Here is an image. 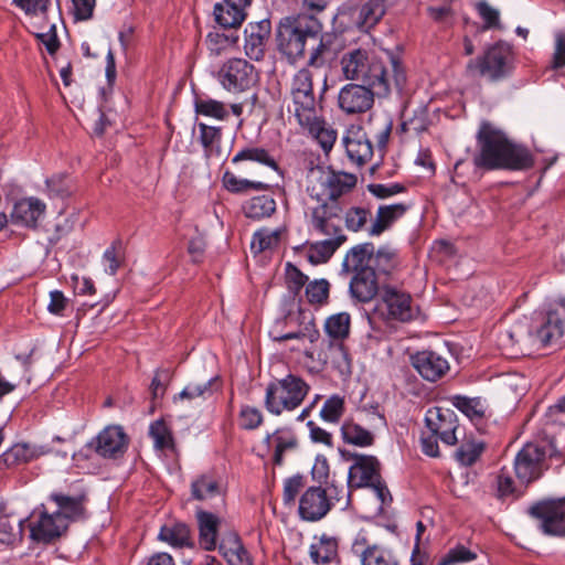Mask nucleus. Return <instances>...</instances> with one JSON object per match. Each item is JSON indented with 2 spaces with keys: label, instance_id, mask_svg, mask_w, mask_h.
Listing matches in <instances>:
<instances>
[{
  "label": "nucleus",
  "instance_id": "39",
  "mask_svg": "<svg viewBox=\"0 0 565 565\" xmlns=\"http://www.w3.org/2000/svg\"><path fill=\"white\" fill-rule=\"evenodd\" d=\"M242 161H253L269 167L275 171L279 170V166L273 154L263 147L248 146L237 151L232 158V162L239 163Z\"/></svg>",
  "mask_w": 565,
  "mask_h": 565
},
{
  "label": "nucleus",
  "instance_id": "47",
  "mask_svg": "<svg viewBox=\"0 0 565 565\" xmlns=\"http://www.w3.org/2000/svg\"><path fill=\"white\" fill-rule=\"evenodd\" d=\"M340 47V38L334 33H326L320 36V42L317 47L313 49L309 64L318 65L319 60L326 55H333Z\"/></svg>",
  "mask_w": 565,
  "mask_h": 565
},
{
  "label": "nucleus",
  "instance_id": "45",
  "mask_svg": "<svg viewBox=\"0 0 565 565\" xmlns=\"http://www.w3.org/2000/svg\"><path fill=\"white\" fill-rule=\"evenodd\" d=\"M159 540L175 547L189 546L191 545L190 529L183 523H177L173 526H162Z\"/></svg>",
  "mask_w": 565,
  "mask_h": 565
},
{
  "label": "nucleus",
  "instance_id": "43",
  "mask_svg": "<svg viewBox=\"0 0 565 565\" xmlns=\"http://www.w3.org/2000/svg\"><path fill=\"white\" fill-rule=\"evenodd\" d=\"M343 440L359 447H369L374 443L373 434L354 422H345L341 427Z\"/></svg>",
  "mask_w": 565,
  "mask_h": 565
},
{
  "label": "nucleus",
  "instance_id": "41",
  "mask_svg": "<svg viewBox=\"0 0 565 565\" xmlns=\"http://www.w3.org/2000/svg\"><path fill=\"white\" fill-rule=\"evenodd\" d=\"M221 492L218 480L210 473L199 476L191 483V493L195 500H207L220 495Z\"/></svg>",
  "mask_w": 565,
  "mask_h": 565
},
{
  "label": "nucleus",
  "instance_id": "13",
  "mask_svg": "<svg viewBox=\"0 0 565 565\" xmlns=\"http://www.w3.org/2000/svg\"><path fill=\"white\" fill-rule=\"evenodd\" d=\"M333 495H329L321 487L308 488L299 498L298 512L303 521L317 522L323 519L333 507L332 500L340 501L337 487L332 483L329 487Z\"/></svg>",
  "mask_w": 565,
  "mask_h": 565
},
{
  "label": "nucleus",
  "instance_id": "34",
  "mask_svg": "<svg viewBox=\"0 0 565 565\" xmlns=\"http://www.w3.org/2000/svg\"><path fill=\"white\" fill-rule=\"evenodd\" d=\"M328 238L310 245L308 259L311 264H321L329 260L334 252L347 241L344 234L327 235Z\"/></svg>",
  "mask_w": 565,
  "mask_h": 565
},
{
  "label": "nucleus",
  "instance_id": "19",
  "mask_svg": "<svg viewBox=\"0 0 565 565\" xmlns=\"http://www.w3.org/2000/svg\"><path fill=\"white\" fill-rule=\"evenodd\" d=\"M351 550L360 558L361 565H398L391 551L370 543L362 532L355 536Z\"/></svg>",
  "mask_w": 565,
  "mask_h": 565
},
{
  "label": "nucleus",
  "instance_id": "1",
  "mask_svg": "<svg viewBox=\"0 0 565 565\" xmlns=\"http://www.w3.org/2000/svg\"><path fill=\"white\" fill-rule=\"evenodd\" d=\"M342 75L347 81L360 82L375 89L379 97H385L392 85L402 89L406 76L399 62L386 56V63L372 51L358 47L343 53L340 60Z\"/></svg>",
  "mask_w": 565,
  "mask_h": 565
},
{
  "label": "nucleus",
  "instance_id": "25",
  "mask_svg": "<svg viewBox=\"0 0 565 565\" xmlns=\"http://www.w3.org/2000/svg\"><path fill=\"white\" fill-rule=\"evenodd\" d=\"M49 499L57 507L54 513L58 514V518L64 519L67 526L70 522L79 520L85 515V493L71 495L62 492H53L50 494Z\"/></svg>",
  "mask_w": 565,
  "mask_h": 565
},
{
  "label": "nucleus",
  "instance_id": "36",
  "mask_svg": "<svg viewBox=\"0 0 565 565\" xmlns=\"http://www.w3.org/2000/svg\"><path fill=\"white\" fill-rule=\"evenodd\" d=\"M338 540L322 534L310 546V557L316 564H329L338 557Z\"/></svg>",
  "mask_w": 565,
  "mask_h": 565
},
{
  "label": "nucleus",
  "instance_id": "37",
  "mask_svg": "<svg viewBox=\"0 0 565 565\" xmlns=\"http://www.w3.org/2000/svg\"><path fill=\"white\" fill-rule=\"evenodd\" d=\"M213 14L215 22L224 29L238 28L246 19V10L226 2L224 4L216 3Z\"/></svg>",
  "mask_w": 565,
  "mask_h": 565
},
{
  "label": "nucleus",
  "instance_id": "60",
  "mask_svg": "<svg viewBox=\"0 0 565 565\" xmlns=\"http://www.w3.org/2000/svg\"><path fill=\"white\" fill-rule=\"evenodd\" d=\"M15 7L20 8L28 15H42L45 18L50 0H13Z\"/></svg>",
  "mask_w": 565,
  "mask_h": 565
},
{
  "label": "nucleus",
  "instance_id": "64",
  "mask_svg": "<svg viewBox=\"0 0 565 565\" xmlns=\"http://www.w3.org/2000/svg\"><path fill=\"white\" fill-rule=\"evenodd\" d=\"M476 557V553L471 552L466 546L457 545L448 551V553L441 559L440 565H452L457 563L469 562Z\"/></svg>",
  "mask_w": 565,
  "mask_h": 565
},
{
  "label": "nucleus",
  "instance_id": "16",
  "mask_svg": "<svg viewBox=\"0 0 565 565\" xmlns=\"http://www.w3.org/2000/svg\"><path fill=\"white\" fill-rule=\"evenodd\" d=\"M30 539L38 544H51L60 539L67 530L66 521L58 514L41 511L36 520L29 524Z\"/></svg>",
  "mask_w": 565,
  "mask_h": 565
},
{
  "label": "nucleus",
  "instance_id": "40",
  "mask_svg": "<svg viewBox=\"0 0 565 565\" xmlns=\"http://www.w3.org/2000/svg\"><path fill=\"white\" fill-rule=\"evenodd\" d=\"M220 388L218 377H211L204 382H190L180 393V399H207Z\"/></svg>",
  "mask_w": 565,
  "mask_h": 565
},
{
  "label": "nucleus",
  "instance_id": "48",
  "mask_svg": "<svg viewBox=\"0 0 565 565\" xmlns=\"http://www.w3.org/2000/svg\"><path fill=\"white\" fill-rule=\"evenodd\" d=\"M330 284L327 279H316L306 286L305 296L312 306H323L328 302Z\"/></svg>",
  "mask_w": 565,
  "mask_h": 565
},
{
  "label": "nucleus",
  "instance_id": "28",
  "mask_svg": "<svg viewBox=\"0 0 565 565\" xmlns=\"http://www.w3.org/2000/svg\"><path fill=\"white\" fill-rule=\"evenodd\" d=\"M218 551L228 565H253L248 551L244 547L239 536L235 532L224 533Z\"/></svg>",
  "mask_w": 565,
  "mask_h": 565
},
{
  "label": "nucleus",
  "instance_id": "12",
  "mask_svg": "<svg viewBox=\"0 0 565 565\" xmlns=\"http://www.w3.org/2000/svg\"><path fill=\"white\" fill-rule=\"evenodd\" d=\"M217 79L224 89L242 93L250 89L258 81L254 65L244 58H230L217 72Z\"/></svg>",
  "mask_w": 565,
  "mask_h": 565
},
{
  "label": "nucleus",
  "instance_id": "24",
  "mask_svg": "<svg viewBox=\"0 0 565 565\" xmlns=\"http://www.w3.org/2000/svg\"><path fill=\"white\" fill-rule=\"evenodd\" d=\"M412 360L417 372L430 382L441 379L449 371L448 361L434 351L417 352Z\"/></svg>",
  "mask_w": 565,
  "mask_h": 565
},
{
  "label": "nucleus",
  "instance_id": "23",
  "mask_svg": "<svg viewBox=\"0 0 565 565\" xmlns=\"http://www.w3.org/2000/svg\"><path fill=\"white\" fill-rule=\"evenodd\" d=\"M342 143L348 158L358 166H363L373 156L372 142L361 128L352 127L347 130Z\"/></svg>",
  "mask_w": 565,
  "mask_h": 565
},
{
  "label": "nucleus",
  "instance_id": "11",
  "mask_svg": "<svg viewBox=\"0 0 565 565\" xmlns=\"http://www.w3.org/2000/svg\"><path fill=\"white\" fill-rule=\"evenodd\" d=\"M512 51L511 47L502 42L490 46L483 56L470 60L467 68L477 70L480 75L492 81L504 77L511 70Z\"/></svg>",
  "mask_w": 565,
  "mask_h": 565
},
{
  "label": "nucleus",
  "instance_id": "38",
  "mask_svg": "<svg viewBox=\"0 0 565 565\" xmlns=\"http://www.w3.org/2000/svg\"><path fill=\"white\" fill-rule=\"evenodd\" d=\"M276 211V201L273 196L263 194L257 195L243 205V212L247 218L262 220L269 217Z\"/></svg>",
  "mask_w": 565,
  "mask_h": 565
},
{
  "label": "nucleus",
  "instance_id": "29",
  "mask_svg": "<svg viewBox=\"0 0 565 565\" xmlns=\"http://www.w3.org/2000/svg\"><path fill=\"white\" fill-rule=\"evenodd\" d=\"M267 446L273 449V462L280 466L284 462V455L295 451L298 448V438L289 428H278L265 438Z\"/></svg>",
  "mask_w": 565,
  "mask_h": 565
},
{
  "label": "nucleus",
  "instance_id": "3",
  "mask_svg": "<svg viewBox=\"0 0 565 565\" xmlns=\"http://www.w3.org/2000/svg\"><path fill=\"white\" fill-rule=\"evenodd\" d=\"M322 23L313 13H301L284 18L276 30L277 47L289 61L294 62L305 54L307 42L317 40Z\"/></svg>",
  "mask_w": 565,
  "mask_h": 565
},
{
  "label": "nucleus",
  "instance_id": "59",
  "mask_svg": "<svg viewBox=\"0 0 565 565\" xmlns=\"http://www.w3.org/2000/svg\"><path fill=\"white\" fill-rule=\"evenodd\" d=\"M23 521H18L17 525L12 524L8 516H0V542L11 544L18 535L22 533Z\"/></svg>",
  "mask_w": 565,
  "mask_h": 565
},
{
  "label": "nucleus",
  "instance_id": "51",
  "mask_svg": "<svg viewBox=\"0 0 565 565\" xmlns=\"http://www.w3.org/2000/svg\"><path fill=\"white\" fill-rule=\"evenodd\" d=\"M371 262L375 270L387 275L398 264L397 253L390 247H381L375 254L373 253Z\"/></svg>",
  "mask_w": 565,
  "mask_h": 565
},
{
  "label": "nucleus",
  "instance_id": "2",
  "mask_svg": "<svg viewBox=\"0 0 565 565\" xmlns=\"http://www.w3.org/2000/svg\"><path fill=\"white\" fill-rule=\"evenodd\" d=\"M475 166L484 170L522 171L534 166L531 151L511 140L505 132L483 122L477 135Z\"/></svg>",
  "mask_w": 565,
  "mask_h": 565
},
{
  "label": "nucleus",
  "instance_id": "46",
  "mask_svg": "<svg viewBox=\"0 0 565 565\" xmlns=\"http://www.w3.org/2000/svg\"><path fill=\"white\" fill-rule=\"evenodd\" d=\"M384 14L385 0H369L360 10V25L364 29L373 28Z\"/></svg>",
  "mask_w": 565,
  "mask_h": 565
},
{
  "label": "nucleus",
  "instance_id": "17",
  "mask_svg": "<svg viewBox=\"0 0 565 565\" xmlns=\"http://www.w3.org/2000/svg\"><path fill=\"white\" fill-rule=\"evenodd\" d=\"M374 96H377V93L367 85L348 84L340 90L338 102L347 114H361L372 107Z\"/></svg>",
  "mask_w": 565,
  "mask_h": 565
},
{
  "label": "nucleus",
  "instance_id": "4",
  "mask_svg": "<svg viewBox=\"0 0 565 565\" xmlns=\"http://www.w3.org/2000/svg\"><path fill=\"white\" fill-rule=\"evenodd\" d=\"M306 182V191L311 200L339 201L355 186L356 177L317 164L308 169Z\"/></svg>",
  "mask_w": 565,
  "mask_h": 565
},
{
  "label": "nucleus",
  "instance_id": "50",
  "mask_svg": "<svg viewBox=\"0 0 565 565\" xmlns=\"http://www.w3.org/2000/svg\"><path fill=\"white\" fill-rule=\"evenodd\" d=\"M454 405L471 420L482 418L486 413V405L479 397L455 396Z\"/></svg>",
  "mask_w": 565,
  "mask_h": 565
},
{
  "label": "nucleus",
  "instance_id": "31",
  "mask_svg": "<svg viewBox=\"0 0 565 565\" xmlns=\"http://www.w3.org/2000/svg\"><path fill=\"white\" fill-rule=\"evenodd\" d=\"M409 205L396 203L390 205H380L374 220L367 232L371 236H379L388 230L397 220L403 217L408 211Z\"/></svg>",
  "mask_w": 565,
  "mask_h": 565
},
{
  "label": "nucleus",
  "instance_id": "26",
  "mask_svg": "<svg viewBox=\"0 0 565 565\" xmlns=\"http://www.w3.org/2000/svg\"><path fill=\"white\" fill-rule=\"evenodd\" d=\"M46 205L38 198H24L19 200L10 214L13 224L26 227H36L38 221L45 213Z\"/></svg>",
  "mask_w": 565,
  "mask_h": 565
},
{
  "label": "nucleus",
  "instance_id": "7",
  "mask_svg": "<svg viewBox=\"0 0 565 565\" xmlns=\"http://www.w3.org/2000/svg\"><path fill=\"white\" fill-rule=\"evenodd\" d=\"M291 111L297 121L308 122L321 113L319 100L313 90V75L308 68L299 70L290 82Z\"/></svg>",
  "mask_w": 565,
  "mask_h": 565
},
{
  "label": "nucleus",
  "instance_id": "6",
  "mask_svg": "<svg viewBox=\"0 0 565 565\" xmlns=\"http://www.w3.org/2000/svg\"><path fill=\"white\" fill-rule=\"evenodd\" d=\"M269 337L276 342L296 340L297 345L291 350H301V343L308 340L315 343L320 338V332L313 318L306 320L305 315L298 310L288 312L284 318L277 319L269 330Z\"/></svg>",
  "mask_w": 565,
  "mask_h": 565
},
{
  "label": "nucleus",
  "instance_id": "62",
  "mask_svg": "<svg viewBox=\"0 0 565 565\" xmlns=\"http://www.w3.org/2000/svg\"><path fill=\"white\" fill-rule=\"evenodd\" d=\"M305 487L302 476H294L288 478L284 483L282 500L286 505L295 504L296 498L300 490Z\"/></svg>",
  "mask_w": 565,
  "mask_h": 565
},
{
  "label": "nucleus",
  "instance_id": "52",
  "mask_svg": "<svg viewBox=\"0 0 565 565\" xmlns=\"http://www.w3.org/2000/svg\"><path fill=\"white\" fill-rule=\"evenodd\" d=\"M370 218L371 211L361 206H352L344 213L345 227L351 232L365 230Z\"/></svg>",
  "mask_w": 565,
  "mask_h": 565
},
{
  "label": "nucleus",
  "instance_id": "8",
  "mask_svg": "<svg viewBox=\"0 0 565 565\" xmlns=\"http://www.w3.org/2000/svg\"><path fill=\"white\" fill-rule=\"evenodd\" d=\"M375 312L385 321L408 322L418 315L412 296L394 286L381 287Z\"/></svg>",
  "mask_w": 565,
  "mask_h": 565
},
{
  "label": "nucleus",
  "instance_id": "61",
  "mask_svg": "<svg viewBox=\"0 0 565 565\" xmlns=\"http://www.w3.org/2000/svg\"><path fill=\"white\" fill-rule=\"evenodd\" d=\"M46 189L51 196H65L70 194L68 178L64 173L54 174L46 179Z\"/></svg>",
  "mask_w": 565,
  "mask_h": 565
},
{
  "label": "nucleus",
  "instance_id": "49",
  "mask_svg": "<svg viewBox=\"0 0 565 565\" xmlns=\"http://www.w3.org/2000/svg\"><path fill=\"white\" fill-rule=\"evenodd\" d=\"M124 262V245L120 239H115L103 255L105 271L115 275Z\"/></svg>",
  "mask_w": 565,
  "mask_h": 565
},
{
  "label": "nucleus",
  "instance_id": "30",
  "mask_svg": "<svg viewBox=\"0 0 565 565\" xmlns=\"http://www.w3.org/2000/svg\"><path fill=\"white\" fill-rule=\"evenodd\" d=\"M199 544L205 551H214L217 546L221 519L214 513L200 510L196 512Z\"/></svg>",
  "mask_w": 565,
  "mask_h": 565
},
{
  "label": "nucleus",
  "instance_id": "57",
  "mask_svg": "<svg viewBox=\"0 0 565 565\" xmlns=\"http://www.w3.org/2000/svg\"><path fill=\"white\" fill-rule=\"evenodd\" d=\"M344 412V401L338 395L329 397L321 411L320 416L323 420L329 423H338Z\"/></svg>",
  "mask_w": 565,
  "mask_h": 565
},
{
  "label": "nucleus",
  "instance_id": "53",
  "mask_svg": "<svg viewBox=\"0 0 565 565\" xmlns=\"http://www.w3.org/2000/svg\"><path fill=\"white\" fill-rule=\"evenodd\" d=\"M308 281V277L294 264L287 263L285 267V282L288 291L298 296Z\"/></svg>",
  "mask_w": 565,
  "mask_h": 565
},
{
  "label": "nucleus",
  "instance_id": "44",
  "mask_svg": "<svg viewBox=\"0 0 565 565\" xmlns=\"http://www.w3.org/2000/svg\"><path fill=\"white\" fill-rule=\"evenodd\" d=\"M351 318L347 312L330 316L324 322V331L333 341H343L350 333Z\"/></svg>",
  "mask_w": 565,
  "mask_h": 565
},
{
  "label": "nucleus",
  "instance_id": "14",
  "mask_svg": "<svg viewBox=\"0 0 565 565\" xmlns=\"http://www.w3.org/2000/svg\"><path fill=\"white\" fill-rule=\"evenodd\" d=\"M545 448L536 444H526L516 455L514 470L519 480L523 483H530L539 479L545 466Z\"/></svg>",
  "mask_w": 565,
  "mask_h": 565
},
{
  "label": "nucleus",
  "instance_id": "56",
  "mask_svg": "<svg viewBox=\"0 0 565 565\" xmlns=\"http://www.w3.org/2000/svg\"><path fill=\"white\" fill-rule=\"evenodd\" d=\"M262 412L254 406L243 405L238 414V426L245 430H254L263 424Z\"/></svg>",
  "mask_w": 565,
  "mask_h": 565
},
{
  "label": "nucleus",
  "instance_id": "9",
  "mask_svg": "<svg viewBox=\"0 0 565 565\" xmlns=\"http://www.w3.org/2000/svg\"><path fill=\"white\" fill-rule=\"evenodd\" d=\"M527 512L544 535L565 537V497L540 500Z\"/></svg>",
  "mask_w": 565,
  "mask_h": 565
},
{
  "label": "nucleus",
  "instance_id": "18",
  "mask_svg": "<svg viewBox=\"0 0 565 565\" xmlns=\"http://www.w3.org/2000/svg\"><path fill=\"white\" fill-rule=\"evenodd\" d=\"M565 332V299L554 302L546 313L544 322L533 334L542 345L556 343Z\"/></svg>",
  "mask_w": 565,
  "mask_h": 565
},
{
  "label": "nucleus",
  "instance_id": "55",
  "mask_svg": "<svg viewBox=\"0 0 565 565\" xmlns=\"http://www.w3.org/2000/svg\"><path fill=\"white\" fill-rule=\"evenodd\" d=\"M195 111L199 115L213 117L218 120H223L228 116V111L226 110L225 105L214 99L196 100Z\"/></svg>",
  "mask_w": 565,
  "mask_h": 565
},
{
  "label": "nucleus",
  "instance_id": "20",
  "mask_svg": "<svg viewBox=\"0 0 565 565\" xmlns=\"http://www.w3.org/2000/svg\"><path fill=\"white\" fill-rule=\"evenodd\" d=\"M425 420L428 431L434 433L444 444L451 446L457 443V419L451 411L429 409Z\"/></svg>",
  "mask_w": 565,
  "mask_h": 565
},
{
  "label": "nucleus",
  "instance_id": "63",
  "mask_svg": "<svg viewBox=\"0 0 565 565\" xmlns=\"http://www.w3.org/2000/svg\"><path fill=\"white\" fill-rule=\"evenodd\" d=\"M476 9L484 22V29H493L500 26L499 11L491 7L487 1H479L476 4Z\"/></svg>",
  "mask_w": 565,
  "mask_h": 565
},
{
  "label": "nucleus",
  "instance_id": "22",
  "mask_svg": "<svg viewBox=\"0 0 565 565\" xmlns=\"http://www.w3.org/2000/svg\"><path fill=\"white\" fill-rule=\"evenodd\" d=\"M354 465L350 467L348 483L351 488L367 487L380 478V462L373 456L354 455Z\"/></svg>",
  "mask_w": 565,
  "mask_h": 565
},
{
  "label": "nucleus",
  "instance_id": "58",
  "mask_svg": "<svg viewBox=\"0 0 565 565\" xmlns=\"http://www.w3.org/2000/svg\"><path fill=\"white\" fill-rule=\"evenodd\" d=\"M482 451V444L466 443L456 451V459L463 466H471L477 461Z\"/></svg>",
  "mask_w": 565,
  "mask_h": 565
},
{
  "label": "nucleus",
  "instance_id": "32",
  "mask_svg": "<svg viewBox=\"0 0 565 565\" xmlns=\"http://www.w3.org/2000/svg\"><path fill=\"white\" fill-rule=\"evenodd\" d=\"M287 236L288 228L286 225H281L275 230L264 227L254 233L250 248L255 253L274 249L277 248L282 241H286Z\"/></svg>",
  "mask_w": 565,
  "mask_h": 565
},
{
  "label": "nucleus",
  "instance_id": "5",
  "mask_svg": "<svg viewBox=\"0 0 565 565\" xmlns=\"http://www.w3.org/2000/svg\"><path fill=\"white\" fill-rule=\"evenodd\" d=\"M310 391L309 384L295 374L270 382L266 387L265 407L274 415L299 407Z\"/></svg>",
  "mask_w": 565,
  "mask_h": 565
},
{
  "label": "nucleus",
  "instance_id": "54",
  "mask_svg": "<svg viewBox=\"0 0 565 565\" xmlns=\"http://www.w3.org/2000/svg\"><path fill=\"white\" fill-rule=\"evenodd\" d=\"M149 433L157 449L164 450L173 448V438L164 422L157 420L151 424Z\"/></svg>",
  "mask_w": 565,
  "mask_h": 565
},
{
  "label": "nucleus",
  "instance_id": "35",
  "mask_svg": "<svg viewBox=\"0 0 565 565\" xmlns=\"http://www.w3.org/2000/svg\"><path fill=\"white\" fill-rule=\"evenodd\" d=\"M298 124L320 143L326 152L331 150L337 139V134L333 129L326 126L321 113H316V118L310 119L308 122L298 121Z\"/></svg>",
  "mask_w": 565,
  "mask_h": 565
},
{
  "label": "nucleus",
  "instance_id": "10",
  "mask_svg": "<svg viewBox=\"0 0 565 565\" xmlns=\"http://www.w3.org/2000/svg\"><path fill=\"white\" fill-rule=\"evenodd\" d=\"M308 204L305 215L310 231L319 235L343 234L342 228L337 224L342 213L339 201L313 200Z\"/></svg>",
  "mask_w": 565,
  "mask_h": 565
},
{
  "label": "nucleus",
  "instance_id": "15",
  "mask_svg": "<svg viewBox=\"0 0 565 565\" xmlns=\"http://www.w3.org/2000/svg\"><path fill=\"white\" fill-rule=\"evenodd\" d=\"M87 446L104 458H117L126 451L128 436L120 426L110 425L105 427Z\"/></svg>",
  "mask_w": 565,
  "mask_h": 565
},
{
  "label": "nucleus",
  "instance_id": "33",
  "mask_svg": "<svg viewBox=\"0 0 565 565\" xmlns=\"http://www.w3.org/2000/svg\"><path fill=\"white\" fill-rule=\"evenodd\" d=\"M374 253L372 243H364L351 248L343 259V270L347 273H359L362 269L373 268L369 265Z\"/></svg>",
  "mask_w": 565,
  "mask_h": 565
},
{
  "label": "nucleus",
  "instance_id": "42",
  "mask_svg": "<svg viewBox=\"0 0 565 565\" xmlns=\"http://www.w3.org/2000/svg\"><path fill=\"white\" fill-rule=\"evenodd\" d=\"M223 186L231 193L243 194L249 191H264L268 184L260 181L239 179L233 172L225 171L222 178Z\"/></svg>",
  "mask_w": 565,
  "mask_h": 565
},
{
  "label": "nucleus",
  "instance_id": "21",
  "mask_svg": "<svg viewBox=\"0 0 565 565\" xmlns=\"http://www.w3.org/2000/svg\"><path fill=\"white\" fill-rule=\"evenodd\" d=\"M271 32V24L268 19L258 22H250L245 28L244 50L250 60L260 61L265 56L267 42Z\"/></svg>",
  "mask_w": 565,
  "mask_h": 565
},
{
  "label": "nucleus",
  "instance_id": "27",
  "mask_svg": "<svg viewBox=\"0 0 565 565\" xmlns=\"http://www.w3.org/2000/svg\"><path fill=\"white\" fill-rule=\"evenodd\" d=\"M381 287H379L374 268L362 269L354 273L350 281V292L353 298L360 302H369L376 295L380 296Z\"/></svg>",
  "mask_w": 565,
  "mask_h": 565
}]
</instances>
